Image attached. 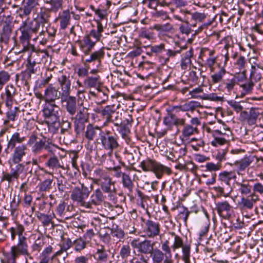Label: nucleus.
<instances>
[{"mask_svg":"<svg viewBox=\"0 0 263 263\" xmlns=\"http://www.w3.org/2000/svg\"><path fill=\"white\" fill-rule=\"evenodd\" d=\"M21 34L19 37L20 43L23 46L22 52H27L32 50L34 48V46L30 43V39L32 35L29 33L27 32L24 29H22L21 28H19Z\"/></svg>","mask_w":263,"mask_h":263,"instance_id":"b1692460","label":"nucleus"},{"mask_svg":"<svg viewBox=\"0 0 263 263\" xmlns=\"http://www.w3.org/2000/svg\"><path fill=\"white\" fill-rule=\"evenodd\" d=\"M118 139L116 134H112L110 131L106 130L100 132V137L96 141L98 144H101L104 149L112 153L120 147Z\"/></svg>","mask_w":263,"mask_h":263,"instance_id":"39448f33","label":"nucleus"},{"mask_svg":"<svg viewBox=\"0 0 263 263\" xmlns=\"http://www.w3.org/2000/svg\"><path fill=\"white\" fill-rule=\"evenodd\" d=\"M60 21L61 29L64 30L70 24L71 16L69 10H65L63 11L62 14L59 16Z\"/></svg>","mask_w":263,"mask_h":263,"instance_id":"37998d69","label":"nucleus"},{"mask_svg":"<svg viewBox=\"0 0 263 263\" xmlns=\"http://www.w3.org/2000/svg\"><path fill=\"white\" fill-rule=\"evenodd\" d=\"M105 228L110 230V235L114 238V241L116 242L120 241H123L125 237V233L121 228H119L117 226L116 228H110L108 227H105Z\"/></svg>","mask_w":263,"mask_h":263,"instance_id":"e433bc0d","label":"nucleus"},{"mask_svg":"<svg viewBox=\"0 0 263 263\" xmlns=\"http://www.w3.org/2000/svg\"><path fill=\"white\" fill-rule=\"evenodd\" d=\"M100 186L104 193L108 194V197L110 200L115 199L117 190L115 186V182L112 181L109 176L102 178Z\"/></svg>","mask_w":263,"mask_h":263,"instance_id":"2eb2a0df","label":"nucleus"},{"mask_svg":"<svg viewBox=\"0 0 263 263\" xmlns=\"http://www.w3.org/2000/svg\"><path fill=\"white\" fill-rule=\"evenodd\" d=\"M30 56L28 58L32 62L44 65H49L51 62V58L46 50H35V47L32 50Z\"/></svg>","mask_w":263,"mask_h":263,"instance_id":"4468645a","label":"nucleus"},{"mask_svg":"<svg viewBox=\"0 0 263 263\" xmlns=\"http://www.w3.org/2000/svg\"><path fill=\"white\" fill-rule=\"evenodd\" d=\"M154 242H152L150 240L145 239L140 242L138 252L143 255L151 254L154 249Z\"/></svg>","mask_w":263,"mask_h":263,"instance_id":"2f4dec72","label":"nucleus"},{"mask_svg":"<svg viewBox=\"0 0 263 263\" xmlns=\"http://www.w3.org/2000/svg\"><path fill=\"white\" fill-rule=\"evenodd\" d=\"M51 12L53 11L51 10V8H43L41 9L40 15V21L39 22L40 24H42L43 27H44L46 24H49V18L50 17Z\"/></svg>","mask_w":263,"mask_h":263,"instance_id":"8fccbe9b","label":"nucleus"},{"mask_svg":"<svg viewBox=\"0 0 263 263\" xmlns=\"http://www.w3.org/2000/svg\"><path fill=\"white\" fill-rule=\"evenodd\" d=\"M58 82L62 90V97H67L70 95L71 81L69 77L62 74L59 77Z\"/></svg>","mask_w":263,"mask_h":263,"instance_id":"a878e982","label":"nucleus"},{"mask_svg":"<svg viewBox=\"0 0 263 263\" xmlns=\"http://www.w3.org/2000/svg\"><path fill=\"white\" fill-rule=\"evenodd\" d=\"M219 70L211 75L212 81L214 84L218 83L222 81L223 77L227 73L226 69L224 66H220L219 64Z\"/></svg>","mask_w":263,"mask_h":263,"instance_id":"603ef678","label":"nucleus"},{"mask_svg":"<svg viewBox=\"0 0 263 263\" xmlns=\"http://www.w3.org/2000/svg\"><path fill=\"white\" fill-rule=\"evenodd\" d=\"M260 115L258 108L252 107L249 112L243 111L240 112L241 121L247 122L249 125H254Z\"/></svg>","mask_w":263,"mask_h":263,"instance_id":"6ab92c4d","label":"nucleus"},{"mask_svg":"<svg viewBox=\"0 0 263 263\" xmlns=\"http://www.w3.org/2000/svg\"><path fill=\"white\" fill-rule=\"evenodd\" d=\"M140 166L144 172L154 173L158 179H161L164 173L168 175L172 173L171 168L162 165L155 160L149 158L141 161Z\"/></svg>","mask_w":263,"mask_h":263,"instance_id":"7ed1b4c3","label":"nucleus"},{"mask_svg":"<svg viewBox=\"0 0 263 263\" xmlns=\"http://www.w3.org/2000/svg\"><path fill=\"white\" fill-rule=\"evenodd\" d=\"M121 114H119V112H117L115 110L114 111L109 121V124L112 123L115 126H119L120 124H121L122 118Z\"/></svg>","mask_w":263,"mask_h":263,"instance_id":"0e129e2a","label":"nucleus"},{"mask_svg":"<svg viewBox=\"0 0 263 263\" xmlns=\"http://www.w3.org/2000/svg\"><path fill=\"white\" fill-rule=\"evenodd\" d=\"M6 99L5 103L9 110L6 113L7 119L9 121H14L16 117L17 112L18 111V107H15L13 108L12 107L14 97L16 94L15 88L12 85H8L5 90Z\"/></svg>","mask_w":263,"mask_h":263,"instance_id":"6e6552de","label":"nucleus"},{"mask_svg":"<svg viewBox=\"0 0 263 263\" xmlns=\"http://www.w3.org/2000/svg\"><path fill=\"white\" fill-rule=\"evenodd\" d=\"M216 210L220 217L229 219L232 216L233 207L228 201H222L216 203Z\"/></svg>","mask_w":263,"mask_h":263,"instance_id":"a211bd4d","label":"nucleus"},{"mask_svg":"<svg viewBox=\"0 0 263 263\" xmlns=\"http://www.w3.org/2000/svg\"><path fill=\"white\" fill-rule=\"evenodd\" d=\"M12 27L11 22L5 21L2 32H1L0 41L5 44H7L9 42Z\"/></svg>","mask_w":263,"mask_h":263,"instance_id":"7c9ffc66","label":"nucleus"},{"mask_svg":"<svg viewBox=\"0 0 263 263\" xmlns=\"http://www.w3.org/2000/svg\"><path fill=\"white\" fill-rule=\"evenodd\" d=\"M36 2L35 0H23L22 6L20 9V15L21 17L23 16L29 15L36 5Z\"/></svg>","mask_w":263,"mask_h":263,"instance_id":"cd10ccee","label":"nucleus"},{"mask_svg":"<svg viewBox=\"0 0 263 263\" xmlns=\"http://www.w3.org/2000/svg\"><path fill=\"white\" fill-rule=\"evenodd\" d=\"M36 215L37 219L42 222L44 227H47L50 223H52V220L55 216V214L53 213L45 214L37 212Z\"/></svg>","mask_w":263,"mask_h":263,"instance_id":"a18cd8bd","label":"nucleus"},{"mask_svg":"<svg viewBox=\"0 0 263 263\" xmlns=\"http://www.w3.org/2000/svg\"><path fill=\"white\" fill-rule=\"evenodd\" d=\"M101 132H103L101 127L94 126L93 124L89 123L86 126V130L83 132L84 137L90 141L93 140L98 134L100 137Z\"/></svg>","mask_w":263,"mask_h":263,"instance_id":"bb28decb","label":"nucleus"},{"mask_svg":"<svg viewBox=\"0 0 263 263\" xmlns=\"http://www.w3.org/2000/svg\"><path fill=\"white\" fill-rule=\"evenodd\" d=\"M236 74H229V77H227L223 80V84L228 91H231L236 84L239 82V76H235Z\"/></svg>","mask_w":263,"mask_h":263,"instance_id":"c756f323","label":"nucleus"},{"mask_svg":"<svg viewBox=\"0 0 263 263\" xmlns=\"http://www.w3.org/2000/svg\"><path fill=\"white\" fill-rule=\"evenodd\" d=\"M105 196L103 194L100 189H97L93 191L90 197L89 201H87L86 209L92 210L95 207L101 205L105 201Z\"/></svg>","mask_w":263,"mask_h":263,"instance_id":"dca6fc26","label":"nucleus"},{"mask_svg":"<svg viewBox=\"0 0 263 263\" xmlns=\"http://www.w3.org/2000/svg\"><path fill=\"white\" fill-rule=\"evenodd\" d=\"M52 250V246L50 245L45 248L40 254L39 263H49L53 257L50 256Z\"/></svg>","mask_w":263,"mask_h":263,"instance_id":"de8ad7c7","label":"nucleus"},{"mask_svg":"<svg viewBox=\"0 0 263 263\" xmlns=\"http://www.w3.org/2000/svg\"><path fill=\"white\" fill-rule=\"evenodd\" d=\"M62 102H65V108L68 114L73 117L76 115L77 110L76 98L69 95L67 97H62Z\"/></svg>","mask_w":263,"mask_h":263,"instance_id":"393cba45","label":"nucleus"},{"mask_svg":"<svg viewBox=\"0 0 263 263\" xmlns=\"http://www.w3.org/2000/svg\"><path fill=\"white\" fill-rule=\"evenodd\" d=\"M161 249L163 254L165 255V259H164L163 263H174L173 259V256L171 251V246L169 245V241L166 240L161 244Z\"/></svg>","mask_w":263,"mask_h":263,"instance_id":"f704fd0d","label":"nucleus"},{"mask_svg":"<svg viewBox=\"0 0 263 263\" xmlns=\"http://www.w3.org/2000/svg\"><path fill=\"white\" fill-rule=\"evenodd\" d=\"M29 251V245L27 237L18 239L17 243L11 247L8 258V263H16V259L21 255Z\"/></svg>","mask_w":263,"mask_h":263,"instance_id":"1a4fd4ad","label":"nucleus"},{"mask_svg":"<svg viewBox=\"0 0 263 263\" xmlns=\"http://www.w3.org/2000/svg\"><path fill=\"white\" fill-rule=\"evenodd\" d=\"M45 243V238L43 236L38 237L31 246V253L34 255H37L42 250Z\"/></svg>","mask_w":263,"mask_h":263,"instance_id":"72a5a7b5","label":"nucleus"},{"mask_svg":"<svg viewBox=\"0 0 263 263\" xmlns=\"http://www.w3.org/2000/svg\"><path fill=\"white\" fill-rule=\"evenodd\" d=\"M122 183L123 187L127 191V195L128 196L131 195L133 192L134 184L129 174L126 173L123 174Z\"/></svg>","mask_w":263,"mask_h":263,"instance_id":"4c0bfd02","label":"nucleus"},{"mask_svg":"<svg viewBox=\"0 0 263 263\" xmlns=\"http://www.w3.org/2000/svg\"><path fill=\"white\" fill-rule=\"evenodd\" d=\"M46 3L51 5V10L53 12H57L62 8L63 0H49L46 2Z\"/></svg>","mask_w":263,"mask_h":263,"instance_id":"e2e57ef3","label":"nucleus"},{"mask_svg":"<svg viewBox=\"0 0 263 263\" xmlns=\"http://www.w3.org/2000/svg\"><path fill=\"white\" fill-rule=\"evenodd\" d=\"M152 29H155L160 33H165L171 32L173 29V26L170 23H166L164 24H155L152 28Z\"/></svg>","mask_w":263,"mask_h":263,"instance_id":"864d4df0","label":"nucleus"},{"mask_svg":"<svg viewBox=\"0 0 263 263\" xmlns=\"http://www.w3.org/2000/svg\"><path fill=\"white\" fill-rule=\"evenodd\" d=\"M114 110V107L106 106L99 112L103 118L105 119V121L103 124V127H106L109 125V120Z\"/></svg>","mask_w":263,"mask_h":263,"instance_id":"a19ab883","label":"nucleus"},{"mask_svg":"<svg viewBox=\"0 0 263 263\" xmlns=\"http://www.w3.org/2000/svg\"><path fill=\"white\" fill-rule=\"evenodd\" d=\"M150 254L153 263H162L163 261H164V259H165V254L160 249H153Z\"/></svg>","mask_w":263,"mask_h":263,"instance_id":"3c124183","label":"nucleus"},{"mask_svg":"<svg viewBox=\"0 0 263 263\" xmlns=\"http://www.w3.org/2000/svg\"><path fill=\"white\" fill-rule=\"evenodd\" d=\"M198 104L195 101H190L181 105V110L182 111H193L198 107Z\"/></svg>","mask_w":263,"mask_h":263,"instance_id":"680f3d73","label":"nucleus"},{"mask_svg":"<svg viewBox=\"0 0 263 263\" xmlns=\"http://www.w3.org/2000/svg\"><path fill=\"white\" fill-rule=\"evenodd\" d=\"M62 98V92L52 85H49L45 90L44 100L46 103H54L56 100Z\"/></svg>","mask_w":263,"mask_h":263,"instance_id":"412c9836","label":"nucleus"},{"mask_svg":"<svg viewBox=\"0 0 263 263\" xmlns=\"http://www.w3.org/2000/svg\"><path fill=\"white\" fill-rule=\"evenodd\" d=\"M27 151L26 144L18 145L14 148L11 158L9 160L10 164V173H6L3 175L2 179L7 181L9 183L17 180L24 170L25 166L21 162L26 156Z\"/></svg>","mask_w":263,"mask_h":263,"instance_id":"f257e3e1","label":"nucleus"},{"mask_svg":"<svg viewBox=\"0 0 263 263\" xmlns=\"http://www.w3.org/2000/svg\"><path fill=\"white\" fill-rule=\"evenodd\" d=\"M226 125L223 124L222 128L211 130L208 129L209 133H211L213 140L211 144L215 147H218L224 144H229L230 141L233 139L232 131Z\"/></svg>","mask_w":263,"mask_h":263,"instance_id":"20e7f679","label":"nucleus"},{"mask_svg":"<svg viewBox=\"0 0 263 263\" xmlns=\"http://www.w3.org/2000/svg\"><path fill=\"white\" fill-rule=\"evenodd\" d=\"M88 122L74 120V130L77 134H80L84 131L85 124Z\"/></svg>","mask_w":263,"mask_h":263,"instance_id":"338daca9","label":"nucleus"},{"mask_svg":"<svg viewBox=\"0 0 263 263\" xmlns=\"http://www.w3.org/2000/svg\"><path fill=\"white\" fill-rule=\"evenodd\" d=\"M197 133H198V129L197 127L185 124L182 130L181 138L182 140H187L191 136Z\"/></svg>","mask_w":263,"mask_h":263,"instance_id":"473e14b6","label":"nucleus"},{"mask_svg":"<svg viewBox=\"0 0 263 263\" xmlns=\"http://www.w3.org/2000/svg\"><path fill=\"white\" fill-rule=\"evenodd\" d=\"M95 259L100 263H105L107 260L108 255L104 246H100L97 248L96 253L93 254Z\"/></svg>","mask_w":263,"mask_h":263,"instance_id":"79ce46f5","label":"nucleus"},{"mask_svg":"<svg viewBox=\"0 0 263 263\" xmlns=\"http://www.w3.org/2000/svg\"><path fill=\"white\" fill-rule=\"evenodd\" d=\"M236 184L238 187V191L243 195L242 196L248 194L250 195L252 193L251 192L252 186L248 181H243L241 182H237Z\"/></svg>","mask_w":263,"mask_h":263,"instance_id":"09e8293b","label":"nucleus"},{"mask_svg":"<svg viewBox=\"0 0 263 263\" xmlns=\"http://www.w3.org/2000/svg\"><path fill=\"white\" fill-rule=\"evenodd\" d=\"M235 76H239V82L238 85L242 88L243 92L242 94L245 95L251 92L254 84L253 82L250 80H247L246 70H243L241 73L236 74Z\"/></svg>","mask_w":263,"mask_h":263,"instance_id":"5701e85b","label":"nucleus"},{"mask_svg":"<svg viewBox=\"0 0 263 263\" xmlns=\"http://www.w3.org/2000/svg\"><path fill=\"white\" fill-rule=\"evenodd\" d=\"M141 219L144 222L142 231L143 236L153 238L159 235L160 225L159 222L151 219L145 220L143 217H141Z\"/></svg>","mask_w":263,"mask_h":263,"instance_id":"9b49d317","label":"nucleus"},{"mask_svg":"<svg viewBox=\"0 0 263 263\" xmlns=\"http://www.w3.org/2000/svg\"><path fill=\"white\" fill-rule=\"evenodd\" d=\"M258 195L250 194L248 196H242L238 202L237 206L242 215L252 211L255 204L259 200Z\"/></svg>","mask_w":263,"mask_h":263,"instance_id":"f8f14e48","label":"nucleus"},{"mask_svg":"<svg viewBox=\"0 0 263 263\" xmlns=\"http://www.w3.org/2000/svg\"><path fill=\"white\" fill-rule=\"evenodd\" d=\"M97 29H92L79 43L80 48L85 55H87L94 47L96 43L102 37L103 27L100 21H97Z\"/></svg>","mask_w":263,"mask_h":263,"instance_id":"f03ea898","label":"nucleus"},{"mask_svg":"<svg viewBox=\"0 0 263 263\" xmlns=\"http://www.w3.org/2000/svg\"><path fill=\"white\" fill-rule=\"evenodd\" d=\"M131 255V248L128 245H123L119 252V256L124 260H126Z\"/></svg>","mask_w":263,"mask_h":263,"instance_id":"bf43d9fd","label":"nucleus"},{"mask_svg":"<svg viewBox=\"0 0 263 263\" xmlns=\"http://www.w3.org/2000/svg\"><path fill=\"white\" fill-rule=\"evenodd\" d=\"M175 115L172 111H168L167 115L164 118L163 122L164 124L169 127H171L174 124V120Z\"/></svg>","mask_w":263,"mask_h":263,"instance_id":"69168bd1","label":"nucleus"},{"mask_svg":"<svg viewBox=\"0 0 263 263\" xmlns=\"http://www.w3.org/2000/svg\"><path fill=\"white\" fill-rule=\"evenodd\" d=\"M60 108L54 103H46L43 109L45 122L48 127H54L60 117Z\"/></svg>","mask_w":263,"mask_h":263,"instance_id":"0eeeda50","label":"nucleus"},{"mask_svg":"<svg viewBox=\"0 0 263 263\" xmlns=\"http://www.w3.org/2000/svg\"><path fill=\"white\" fill-rule=\"evenodd\" d=\"M193 55V51L192 48L187 51L183 55L180 61V66L182 69L185 70L191 65L192 63L191 58Z\"/></svg>","mask_w":263,"mask_h":263,"instance_id":"c03bdc74","label":"nucleus"},{"mask_svg":"<svg viewBox=\"0 0 263 263\" xmlns=\"http://www.w3.org/2000/svg\"><path fill=\"white\" fill-rule=\"evenodd\" d=\"M105 56L104 48H101L91 53L90 56L86 59L85 63L92 64L96 68L101 66L102 60Z\"/></svg>","mask_w":263,"mask_h":263,"instance_id":"aec40b11","label":"nucleus"},{"mask_svg":"<svg viewBox=\"0 0 263 263\" xmlns=\"http://www.w3.org/2000/svg\"><path fill=\"white\" fill-rule=\"evenodd\" d=\"M239 149H232L231 153L227 156L226 160V164L231 166L235 165L237 167L236 172L239 175H242V172L244 171L252 163V161L248 157H245L240 160H238L234 154H238Z\"/></svg>","mask_w":263,"mask_h":263,"instance_id":"423d86ee","label":"nucleus"},{"mask_svg":"<svg viewBox=\"0 0 263 263\" xmlns=\"http://www.w3.org/2000/svg\"><path fill=\"white\" fill-rule=\"evenodd\" d=\"M84 84L87 88H96L97 90L101 85L100 77L99 75L88 76L84 80Z\"/></svg>","mask_w":263,"mask_h":263,"instance_id":"58836bf2","label":"nucleus"},{"mask_svg":"<svg viewBox=\"0 0 263 263\" xmlns=\"http://www.w3.org/2000/svg\"><path fill=\"white\" fill-rule=\"evenodd\" d=\"M26 137L22 136L18 132L14 133L8 141V146L16 148L17 144H22L26 140Z\"/></svg>","mask_w":263,"mask_h":263,"instance_id":"ea45409f","label":"nucleus"},{"mask_svg":"<svg viewBox=\"0 0 263 263\" xmlns=\"http://www.w3.org/2000/svg\"><path fill=\"white\" fill-rule=\"evenodd\" d=\"M263 75V69L256 68L255 66L252 65L250 73V80L257 81L260 80Z\"/></svg>","mask_w":263,"mask_h":263,"instance_id":"4d7b16f0","label":"nucleus"},{"mask_svg":"<svg viewBox=\"0 0 263 263\" xmlns=\"http://www.w3.org/2000/svg\"><path fill=\"white\" fill-rule=\"evenodd\" d=\"M87 243L82 237H79L73 241V246L76 252H80L87 247Z\"/></svg>","mask_w":263,"mask_h":263,"instance_id":"13d9d810","label":"nucleus"},{"mask_svg":"<svg viewBox=\"0 0 263 263\" xmlns=\"http://www.w3.org/2000/svg\"><path fill=\"white\" fill-rule=\"evenodd\" d=\"M40 64L35 63H33L32 61L27 59V64L26 65L27 70L28 72L29 76H27L28 78L31 77V74H35L39 72L40 71Z\"/></svg>","mask_w":263,"mask_h":263,"instance_id":"6e6d98bb","label":"nucleus"},{"mask_svg":"<svg viewBox=\"0 0 263 263\" xmlns=\"http://www.w3.org/2000/svg\"><path fill=\"white\" fill-rule=\"evenodd\" d=\"M171 235L174 236V242L171 246V248L173 251L181 248L182 251V254H183V250L185 249L189 250V252H190L191 247L189 245H184L183 239L178 235L175 233L172 232Z\"/></svg>","mask_w":263,"mask_h":263,"instance_id":"c85d7f7f","label":"nucleus"},{"mask_svg":"<svg viewBox=\"0 0 263 263\" xmlns=\"http://www.w3.org/2000/svg\"><path fill=\"white\" fill-rule=\"evenodd\" d=\"M40 26V22L39 20L36 19L30 20L29 18H27L22 22L20 27L32 35L38 32Z\"/></svg>","mask_w":263,"mask_h":263,"instance_id":"4be33fe9","label":"nucleus"},{"mask_svg":"<svg viewBox=\"0 0 263 263\" xmlns=\"http://www.w3.org/2000/svg\"><path fill=\"white\" fill-rule=\"evenodd\" d=\"M236 175L235 171H223L219 173L218 180L228 185H230V181L232 179H236Z\"/></svg>","mask_w":263,"mask_h":263,"instance_id":"c9c22d12","label":"nucleus"},{"mask_svg":"<svg viewBox=\"0 0 263 263\" xmlns=\"http://www.w3.org/2000/svg\"><path fill=\"white\" fill-rule=\"evenodd\" d=\"M182 49L183 48H179V49L175 48L174 50H166L165 51L166 52V57L163 58L164 63H167L169 62L170 59L171 58H174L176 57L177 54H179L181 52Z\"/></svg>","mask_w":263,"mask_h":263,"instance_id":"052dcab7","label":"nucleus"},{"mask_svg":"<svg viewBox=\"0 0 263 263\" xmlns=\"http://www.w3.org/2000/svg\"><path fill=\"white\" fill-rule=\"evenodd\" d=\"M229 154L228 148L220 149L215 155V159L218 162L221 164V162L226 160Z\"/></svg>","mask_w":263,"mask_h":263,"instance_id":"774afa93","label":"nucleus"},{"mask_svg":"<svg viewBox=\"0 0 263 263\" xmlns=\"http://www.w3.org/2000/svg\"><path fill=\"white\" fill-rule=\"evenodd\" d=\"M88 111V108L86 107H80L78 111L76 112L77 114L73 118V119L88 122L89 118V113Z\"/></svg>","mask_w":263,"mask_h":263,"instance_id":"49530a36","label":"nucleus"},{"mask_svg":"<svg viewBox=\"0 0 263 263\" xmlns=\"http://www.w3.org/2000/svg\"><path fill=\"white\" fill-rule=\"evenodd\" d=\"M46 150L49 153L53 154L55 151L53 145L50 143H46V139L43 138L37 141L31 147V151L34 154H38L43 150Z\"/></svg>","mask_w":263,"mask_h":263,"instance_id":"f3484780","label":"nucleus"},{"mask_svg":"<svg viewBox=\"0 0 263 263\" xmlns=\"http://www.w3.org/2000/svg\"><path fill=\"white\" fill-rule=\"evenodd\" d=\"M55 153V152H54ZM45 166L48 168L49 171H47L45 168L39 166L40 170L43 171L46 174L53 176L54 173L57 172L59 168L65 170V167L61 164L58 157L54 154H51L50 156L45 163Z\"/></svg>","mask_w":263,"mask_h":263,"instance_id":"ddd939ff","label":"nucleus"},{"mask_svg":"<svg viewBox=\"0 0 263 263\" xmlns=\"http://www.w3.org/2000/svg\"><path fill=\"white\" fill-rule=\"evenodd\" d=\"M90 193L89 188L82 184L81 186L74 187L71 192L70 198L74 202L86 209L87 201H85Z\"/></svg>","mask_w":263,"mask_h":263,"instance_id":"9d476101","label":"nucleus"},{"mask_svg":"<svg viewBox=\"0 0 263 263\" xmlns=\"http://www.w3.org/2000/svg\"><path fill=\"white\" fill-rule=\"evenodd\" d=\"M175 11H178L180 14H174L173 17L175 19L187 23V15L191 14L189 11L186 9L179 8Z\"/></svg>","mask_w":263,"mask_h":263,"instance_id":"5fc2aeb1","label":"nucleus"}]
</instances>
